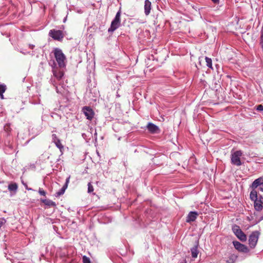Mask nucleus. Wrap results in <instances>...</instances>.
<instances>
[{
	"mask_svg": "<svg viewBox=\"0 0 263 263\" xmlns=\"http://www.w3.org/2000/svg\"><path fill=\"white\" fill-rule=\"evenodd\" d=\"M259 233L258 231L253 232L249 238V244L251 248H254L258 240Z\"/></svg>",
	"mask_w": 263,
	"mask_h": 263,
	"instance_id": "nucleus-6",
	"label": "nucleus"
},
{
	"mask_svg": "<svg viewBox=\"0 0 263 263\" xmlns=\"http://www.w3.org/2000/svg\"><path fill=\"white\" fill-rule=\"evenodd\" d=\"M20 52L24 54H26L29 53V52H24V51H20Z\"/></svg>",
	"mask_w": 263,
	"mask_h": 263,
	"instance_id": "nucleus-34",
	"label": "nucleus"
},
{
	"mask_svg": "<svg viewBox=\"0 0 263 263\" xmlns=\"http://www.w3.org/2000/svg\"><path fill=\"white\" fill-rule=\"evenodd\" d=\"M205 60L206 66L209 68L213 69V67H212V61L211 59L210 58H208V57H205Z\"/></svg>",
	"mask_w": 263,
	"mask_h": 263,
	"instance_id": "nucleus-21",
	"label": "nucleus"
},
{
	"mask_svg": "<svg viewBox=\"0 0 263 263\" xmlns=\"http://www.w3.org/2000/svg\"><path fill=\"white\" fill-rule=\"evenodd\" d=\"M66 189H67L66 186L63 185V187L58 192H57L55 193V196L58 197H60V196L63 195L65 192V190H66Z\"/></svg>",
	"mask_w": 263,
	"mask_h": 263,
	"instance_id": "nucleus-19",
	"label": "nucleus"
},
{
	"mask_svg": "<svg viewBox=\"0 0 263 263\" xmlns=\"http://www.w3.org/2000/svg\"><path fill=\"white\" fill-rule=\"evenodd\" d=\"M69 180H70V176H69L68 178H67V179H66V181H65V184L64 185H66V188H67V186H68V184L69 182Z\"/></svg>",
	"mask_w": 263,
	"mask_h": 263,
	"instance_id": "nucleus-30",
	"label": "nucleus"
},
{
	"mask_svg": "<svg viewBox=\"0 0 263 263\" xmlns=\"http://www.w3.org/2000/svg\"><path fill=\"white\" fill-rule=\"evenodd\" d=\"M212 2L215 4H218L219 0H212Z\"/></svg>",
	"mask_w": 263,
	"mask_h": 263,
	"instance_id": "nucleus-33",
	"label": "nucleus"
},
{
	"mask_svg": "<svg viewBox=\"0 0 263 263\" xmlns=\"http://www.w3.org/2000/svg\"><path fill=\"white\" fill-rule=\"evenodd\" d=\"M26 189L28 191L32 190V189L29 188V187H27V186H26Z\"/></svg>",
	"mask_w": 263,
	"mask_h": 263,
	"instance_id": "nucleus-35",
	"label": "nucleus"
},
{
	"mask_svg": "<svg viewBox=\"0 0 263 263\" xmlns=\"http://www.w3.org/2000/svg\"><path fill=\"white\" fill-rule=\"evenodd\" d=\"M56 146L59 148L60 150L62 148H63V146L62 145L60 139H59L56 142H54Z\"/></svg>",
	"mask_w": 263,
	"mask_h": 263,
	"instance_id": "nucleus-22",
	"label": "nucleus"
},
{
	"mask_svg": "<svg viewBox=\"0 0 263 263\" xmlns=\"http://www.w3.org/2000/svg\"><path fill=\"white\" fill-rule=\"evenodd\" d=\"M120 16L121 11H118L116 14L114 19L111 23L110 27L108 29V32H113L117 29H118L120 26Z\"/></svg>",
	"mask_w": 263,
	"mask_h": 263,
	"instance_id": "nucleus-4",
	"label": "nucleus"
},
{
	"mask_svg": "<svg viewBox=\"0 0 263 263\" xmlns=\"http://www.w3.org/2000/svg\"><path fill=\"white\" fill-rule=\"evenodd\" d=\"M54 83V81L52 82V84H53L54 86H55V84Z\"/></svg>",
	"mask_w": 263,
	"mask_h": 263,
	"instance_id": "nucleus-38",
	"label": "nucleus"
},
{
	"mask_svg": "<svg viewBox=\"0 0 263 263\" xmlns=\"http://www.w3.org/2000/svg\"><path fill=\"white\" fill-rule=\"evenodd\" d=\"M198 244L197 243L196 245L191 249L192 257L194 258L197 257L199 253L198 251Z\"/></svg>",
	"mask_w": 263,
	"mask_h": 263,
	"instance_id": "nucleus-16",
	"label": "nucleus"
},
{
	"mask_svg": "<svg viewBox=\"0 0 263 263\" xmlns=\"http://www.w3.org/2000/svg\"><path fill=\"white\" fill-rule=\"evenodd\" d=\"M29 48L31 49H33L34 47V45H32V44H29Z\"/></svg>",
	"mask_w": 263,
	"mask_h": 263,
	"instance_id": "nucleus-31",
	"label": "nucleus"
},
{
	"mask_svg": "<svg viewBox=\"0 0 263 263\" xmlns=\"http://www.w3.org/2000/svg\"><path fill=\"white\" fill-rule=\"evenodd\" d=\"M39 193L41 195L44 196H45L46 194V192L42 188H39Z\"/></svg>",
	"mask_w": 263,
	"mask_h": 263,
	"instance_id": "nucleus-25",
	"label": "nucleus"
},
{
	"mask_svg": "<svg viewBox=\"0 0 263 263\" xmlns=\"http://www.w3.org/2000/svg\"><path fill=\"white\" fill-rule=\"evenodd\" d=\"M232 231L236 236L241 241H246L247 240L246 235L242 231L239 227L236 224L232 226Z\"/></svg>",
	"mask_w": 263,
	"mask_h": 263,
	"instance_id": "nucleus-5",
	"label": "nucleus"
},
{
	"mask_svg": "<svg viewBox=\"0 0 263 263\" xmlns=\"http://www.w3.org/2000/svg\"><path fill=\"white\" fill-rule=\"evenodd\" d=\"M53 52L59 67H65L66 66V58L62 50L59 48H55Z\"/></svg>",
	"mask_w": 263,
	"mask_h": 263,
	"instance_id": "nucleus-2",
	"label": "nucleus"
},
{
	"mask_svg": "<svg viewBox=\"0 0 263 263\" xmlns=\"http://www.w3.org/2000/svg\"><path fill=\"white\" fill-rule=\"evenodd\" d=\"M49 35L55 40L61 41L64 35L62 31L56 29H51L49 31Z\"/></svg>",
	"mask_w": 263,
	"mask_h": 263,
	"instance_id": "nucleus-7",
	"label": "nucleus"
},
{
	"mask_svg": "<svg viewBox=\"0 0 263 263\" xmlns=\"http://www.w3.org/2000/svg\"><path fill=\"white\" fill-rule=\"evenodd\" d=\"M52 72L55 78L58 80L62 79L64 76V72L60 70H58L55 67L52 68Z\"/></svg>",
	"mask_w": 263,
	"mask_h": 263,
	"instance_id": "nucleus-13",
	"label": "nucleus"
},
{
	"mask_svg": "<svg viewBox=\"0 0 263 263\" xmlns=\"http://www.w3.org/2000/svg\"><path fill=\"white\" fill-rule=\"evenodd\" d=\"M6 90V86L5 84H0V98L2 99H4L3 93Z\"/></svg>",
	"mask_w": 263,
	"mask_h": 263,
	"instance_id": "nucleus-20",
	"label": "nucleus"
},
{
	"mask_svg": "<svg viewBox=\"0 0 263 263\" xmlns=\"http://www.w3.org/2000/svg\"><path fill=\"white\" fill-rule=\"evenodd\" d=\"M117 97H120V95L118 94V92H117Z\"/></svg>",
	"mask_w": 263,
	"mask_h": 263,
	"instance_id": "nucleus-36",
	"label": "nucleus"
},
{
	"mask_svg": "<svg viewBox=\"0 0 263 263\" xmlns=\"http://www.w3.org/2000/svg\"><path fill=\"white\" fill-rule=\"evenodd\" d=\"M59 139L58 138L57 136L55 134L52 135V140L53 142H56Z\"/></svg>",
	"mask_w": 263,
	"mask_h": 263,
	"instance_id": "nucleus-27",
	"label": "nucleus"
},
{
	"mask_svg": "<svg viewBox=\"0 0 263 263\" xmlns=\"http://www.w3.org/2000/svg\"><path fill=\"white\" fill-rule=\"evenodd\" d=\"M256 110L259 111H263V105H259L256 107Z\"/></svg>",
	"mask_w": 263,
	"mask_h": 263,
	"instance_id": "nucleus-29",
	"label": "nucleus"
},
{
	"mask_svg": "<svg viewBox=\"0 0 263 263\" xmlns=\"http://www.w3.org/2000/svg\"><path fill=\"white\" fill-rule=\"evenodd\" d=\"M198 215V213L196 211L190 212L186 217V222L187 223H191L192 222L195 221V220L197 219Z\"/></svg>",
	"mask_w": 263,
	"mask_h": 263,
	"instance_id": "nucleus-10",
	"label": "nucleus"
},
{
	"mask_svg": "<svg viewBox=\"0 0 263 263\" xmlns=\"http://www.w3.org/2000/svg\"><path fill=\"white\" fill-rule=\"evenodd\" d=\"M62 88H63L62 87H61V88H60L58 86H55V89H56L57 92L59 93H63V91Z\"/></svg>",
	"mask_w": 263,
	"mask_h": 263,
	"instance_id": "nucleus-26",
	"label": "nucleus"
},
{
	"mask_svg": "<svg viewBox=\"0 0 263 263\" xmlns=\"http://www.w3.org/2000/svg\"><path fill=\"white\" fill-rule=\"evenodd\" d=\"M152 9V3L149 0L144 2V13L146 15L149 14Z\"/></svg>",
	"mask_w": 263,
	"mask_h": 263,
	"instance_id": "nucleus-14",
	"label": "nucleus"
},
{
	"mask_svg": "<svg viewBox=\"0 0 263 263\" xmlns=\"http://www.w3.org/2000/svg\"><path fill=\"white\" fill-rule=\"evenodd\" d=\"M82 111L87 119L89 120H91L92 119L94 116V112L90 107H84L82 109Z\"/></svg>",
	"mask_w": 263,
	"mask_h": 263,
	"instance_id": "nucleus-9",
	"label": "nucleus"
},
{
	"mask_svg": "<svg viewBox=\"0 0 263 263\" xmlns=\"http://www.w3.org/2000/svg\"><path fill=\"white\" fill-rule=\"evenodd\" d=\"M83 262V263H91L89 257L84 255L82 257Z\"/></svg>",
	"mask_w": 263,
	"mask_h": 263,
	"instance_id": "nucleus-24",
	"label": "nucleus"
},
{
	"mask_svg": "<svg viewBox=\"0 0 263 263\" xmlns=\"http://www.w3.org/2000/svg\"><path fill=\"white\" fill-rule=\"evenodd\" d=\"M259 189L261 191L263 192V181H262V184H261L260 187H259Z\"/></svg>",
	"mask_w": 263,
	"mask_h": 263,
	"instance_id": "nucleus-32",
	"label": "nucleus"
},
{
	"mask_svg": "<svg viewBox=\"0 0 263 263\" xmlns=\"http://www.w3.org/2000/svg\"><path fill=\"white\" fill-rule=\"evenodd\" d=\"M8 189L11 192V196H12L16 194L18 189V185L16 183H11L8 185Z\"/></svg>",
	"mask_w": 263,
	"mask_h": 263,
	"instance_id": "nucleus-12",
	"label": "nucleus"
},
{
	"mask_svg": "<svg viewBox=\"0 0 263 263\" xmlns=\"http://www.w3.org/2000/svg\"><path fill=\"white\" fill-rule=\"evenodd\" d=\"M250 198L252 201H255L258 199L257 192L255 189H252L250 194Z\"/></svg>",
	"mask_w": 263,
	"mask_h": 263,
	"instance_id": "nucleus-17",
	"label": "nucleus"
},
{
	"mask_svg": "<svg viewBox=\"0 0 263 263\" xmlns=\"http://www.w3.org/2000/svg\"><path fill=\"white\" fill-rule=\"evenodd\" d=\"M254 206L255 212L251 216L254 219V224H257L263 219V197L260 196L258 199L254 201Z\"/></svg>",
	"mask_w": 263,
	"mask_h": 263,
	"instance_id": "nucleus-1",
	"label": "nucleus"
},
{
	"mask_svg": "<svg viewBox=\"0 0 263 263\" xmlns=\"http://www.w3.org/2000/svg\"><path fill=\"white\" fill-rule=\"evenodd\" d=\"M263 178L261 177L255 179L251 184V188L252 189H255L257 187H260L261 184H262Z\"/></svg>",
	"mask_w": 263,
	"mask_h": 263,
	"instance_id": "nucleus-15",
	"label": "nucleus"
},
{
	"mask_svg": "<svg viewBox=\"0 0 263 263\" xmlns=\"http://www.w3.org/2000/svg\"><path fill=\"white\" fill-rule=\"evenodd\" d=\"M148 130L152 134H158L160 132L158 126L152 123H148L147 125Z\"/></svg>",
	"mask_w": 263,
	"mask_h": 263,
	"instance_id": "nucleus-11",
	"label": "nucleus"
},
{
	"mask_svg": "<svg viewBox=\"0 0 263 263\" xmlns=\"http://www.w3.org/2000/svg\"><path fill=\"white\" fill-rule=\"evenodd\" d=\"M233 244L235 248L239 252L245 253H248L249 252V249H248L247 246L241 243L240 242L237 241H233Z\"/></svg>",
	"mask_w": 263,
	"mask_h": 263,
	"instance_id": "nucleus-8",
	"label": "nucleus"
},
{
	"mask_svg": "<svg viewBox=\"0 0 263 263\" xmlns=\"http://www.w3.org/2000/svg\"><path fill=\"white\" fill-rule=\"evenodd\" d=\"M6 220L4 218L0 219V229L6 223Z\"/></svg>",
	"mask_w": 263,
	"mask_h": 263,
	"instance_id": "nucleus-28",
	"label": "nucleus"
},
{
	"mask_svg": "<svg viewBox=\"0 0 263 263\" xmlns=\"http://www.w3.org/2000/svg\"><path fill=\"white\" fill-rule=\"evenodd\" d=\"M88 185V190L87 192L88 193H92L93 191V187L92 185L91 184V182H89L87 184Z\"/></svg>",
	"mask_w": 263,
	"mask_h": 263,
	"instance_id": "nucleus-23",
	"label": "nucleus"
},
{
	"mask_svg": "<svg viewBox=\"0 0 263 263\" xmlns=\"http://www.w3.org/2000/svg\"><path fill=\"white\" fill-rule=\"evenodd\" d=\"M242 155L241 151H236L234 152H231V163L236 166H239L241 165L240 157Z\"/></svg>",
	"mask_w": 263,
	"mask_h": 263,
	"instance_id": "nucleus-3",
	"label": "nucleus"
},
{
	"mask_svg": "<svg viewBox=\"0 0 263 263\" xmlns=\"http://www.w3.org/2000/svg\"><path fill=\"white\" fill-rule=\"evenodd\" d=\"M41 201L44 203L45 205H49L50 206H55L56 204L52 200L48 199H42Z\"/></svg>",
	"mask_w": 263,
	"mask_h": 263,
	"instance_id": "nucleus-18",
	"label": "nucleus"
},
{
	"mask_svg": "<svg viewBox=\"0 0 263 263\" xmlns=\"http://www.w3.org/2000/svg\"><path fill=\"white\" fill-rule=\"evenodd\" d=\"M180 263H186V261L185 260H184L183 262H180Z\"/></svg>",
	"mask_w": 263,
	"mask_h": 263,
	"instance_id": "nucleus-37",
	"label": "nucleus"
}]
</instances>
